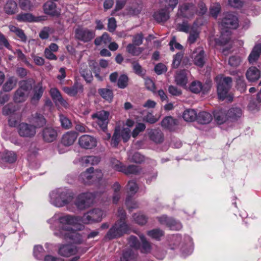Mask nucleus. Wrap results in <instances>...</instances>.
<instances>
[{"label":"nucleus","mask_w":261,"mask_h":261,"mask_svg":"<svg viewBox=\"0 0 261 261\" xmlns=\"http://www.w3.org/2000/svg\"><path fill=\"white\" fill-rule=\"evenodd\" d=\"M103 213L98 208L94 209L85 214L81 218L68 215L56 214L48 220L49 223L57 221L59 226L54 230V234L66 240L76 244L81 243V236L75 231L73 227L81 223L89 224L101 220Z\"/></svg>","instance_id":"obj_1"},{"label":"nucleus","mask_w":261,"mask_h":261,"mask_svg":"<svg viewBox=\"0 0 261 261\" xmlns=\"http://www.w3.org/2000/svg\"><path fill=\"white\" fill-rule=\"evenodd\" d=\"M238 27V21L237 17L232 14H227L222 19L221 23V36L217 39L216 42L220 45L226 44L230 39V29H236Z\"/></svg>","instance_id":"obj_2"},{"label":"nucleus","mask_w":261,"mask_h":261,"mask_svg":"<svg viewBox=\"0 0 261 261\" xmlns=\"http://www.w3.org/2000/svg\"><path fill=\"white\" fill-rule=\"evenodd\" d=\"M50 202L57 207H62L69 203L73 199V195L70 191L58 189L50 193Z\"/></svg>","instance_id":"obj_3"},{"label":"nucleus","mask_w":261,"mask_h":261,"mask_svg":"<svg viewBox=\"0 0 261 261\" xmlns=\"http://www.w3.org/2000/svg\"><path fill=\"white\" fill-rule=\"evenodd\" d=\"M20 107L13 103L5 105L3 108V114L9 116V124L11 127H16L21 120V114L18 112Z\"/></svg>","instance_id":"obj_4"},{"label":"nucleus","mask_w":261,"mask_h":261,"mask_svg":"<svg viewBox=\"0 0 261 261\" xmlns=\"http://www.w3.org/2000/svg\"><path fill=\"white\" fill-rule=\"evenodd\" d=\"M215 80L217 84L218 96L220 99L223 100L227 97L228 92L231 87L232 79L220 74L216 77Z\"/></svg>","instance_id":"obj_5"},{"label":"nucleus","mask_w":261,"mask_h":261,"mask_svg":"<svg viewBox=\"0 0 261 261\" xmlns=\"http://www.w3.org/2000/svg\"><path fill=\"white\" fill-rule=\"evenodd\" d=\"M129 230L128 225L125 221H118L107 232L106 239L112 240L122 236Z\"/></svg>","instance_id":"obj_6"},{"label":"nucleus","mask_w":261,"mask_h":261,"mask_svg":"<svg viewBox=\"0 0 261 261\" xmlns=\"http://www.w3.org/2000/svg\"><path fill=\"white\" fill-rule=\"evenodd\" d=\"M19 135L23 138H31L36 134V127L31 124L26 122L19 123L17 125Z\"/></svg>","instance_id":"obj_7"},{"label":"nucleus","mask_w":261,"mask_h":261,"mask_svg":"<svg viewBox=\"0 0 261 261\" xmlns=\"http://www.w3.org/2000/svg\"><path fill=\"white\" fill-rule=\"evenodd\" d=\"M109 112L102 110L92 114V118L99 127L104 130L107 128L109 123Z\"/></svg>","instance_id":"obj_8"},{"label":"nucleus","mask_w":261,"mask_h":261,"mask_svg":"<svg viewBox=\"0 0 261 261\" xmlns=\"http://www.w3.org/2000/svg\"><path fill=\"white\" fill-rule=\"evenodd\" d=\"M94 198L95 195L92 193H82L77 197L75 204L78 208L82 210L89 206Z\"/></svg>","instance_id":"obj_9"},{"label":"nucleus","mask_w":261,"mask_h":261,"mask_svg":"<svg viewBox=\"0 0 261 261\" xmlns=\"http://www.w3.org/2000/svg\"><path fill=\"white\" fill-rule=\"evenodd\" d=\"M196 12L195 7L190 3H186L180 5L178 7L177 15L189 19L192 18Z\"/></svg>","instance_id":"obj_10"},{"label":"nucleus","mask_w":261,"mask_h":261,"mask_svg":"<svg viewBox=\"0 0 261 261\" xmlns=\"http://www.w3.org/2000/svg\"><path fill=\"white\" fill-rule=\"evenodd\" d=\"M75 36L79 40L87 42L94 37L95 33L93 31L87 28H79L75 30Z\"/></svg>","instance_id":"obj_11"},{"label":"nucleus","mask_w":261,"mask_h":261,"mask_svg":"<svg viewBox=\"0 0 261 261\" xmlns=\"http://www.w3.org/2000/svg\"><path fill=\"white\" fill-rule=\"evenodd\" d=\"M80 146L85 149H92L97 145V140L93 137L84 135L81 136L79 139Z\"/></svg>","instance_id":"obj_12"},{"label":"nucleus","mask_w":261,"mask_h":261,"mask_svg":"<svg viewBox=\"0 0 261 261\" xmlns=\"http://www.w3.org/2000/svg\"><path fill=\"white\" fill-rule=\"evenodd\" d=\"M192 58L195 65L202 67L205 61L204 51L202 47L197 48L193 53Z\"/></svg>","instance_id":"obj_13"},{"label":"nucleus","mask_w":261,"mask_h":261,"mask_svg":"<svg viewBox=\"0 0 261 261\" xmlns=\"http://www.w3.org/2000/svg\"><path fill=\"white\" fill-rule=\"evenodd\" d=\"M158 220L161 224L166 225L172 230H178L182 228V225L180 222L173 219H169L166 216L159 217Z\"/></svg>","instance_id":"obj_14"},{"label":"nucleus","mask_w":261,"mask_h":261,"mask_svg":"<svg viewBox=\"0 0 261 261\" xmlns=\"http://www.w3.org/2000/svg\"><path fill=\"white\" fill-rule=\"evenodd\" d=\"M77 252L76 247L72 244L62 245L59 248V254L64 257H69Z\"/></svg>","instance_id":"obj_15"},{"label":"nucleus","mask_w":261,"mask_h":261,"mask_svg":"<svg viewBox=\"0 0 261 261\" xmlns=\"http://www.w3.org/2000/svg\"><path fill=\"white\" fill-rule=\"evenodd\" d=\"M51 97L56 105L67 107V102L63 99L60 91L56 88H51L49 91Z\"/></svg>","instance_id":"obj_16"},{"label":"nucleus","mask_w":261,"mask_h":261,"mask_svg":"<svg viewBox=\"0 0 261 261\" xmlns=\"http://www.w3.org/2000/svg\"><path fill=\"white\" fill-rule=\"evenodd\" d=\"M171 12L164 7L155 12L153 14L154 19L158 22H164L170 18Z\"/></svg>","instance_id":"obj_17"},{"label":"nucleus","mask_w":261,"mask_h":261,"mask_svg":"<svg viewBox=\"0 0 261 261\" xmlns=\"http://www.w3.org/2000/svg\"><path fill=\"white\" fill-rule=\"evenodd\" d=\"M43 138L44 141L51 142L56 140L57 137L56 130L51 127L44 128L42 133Z\"/></svg>","instance_id":"obj_18"},{"label":"nucleus","mask_w":261,"mask_h":261,"mask_svg":"<svg viewBox=\"0 0 261 261\" xmlns=\"http://www.w3.org/2000/svg\"><path fill=\"white\" fill-rule=\"evenodd\" d=\"M4 11L9 15L16 14L18 11L17 3L13 0L7 1L4 6Z\"/></svg>","instance_id":"obj_19"},{"label":"nucleus","mask_w":261,"mask_h":261,"mask_svg":"<svg viewBox=\"0 0 261 261\" xmlns=\"http://www.w3.org/2000/svg\"><path fill=\"white\" fill-rule=\"evenodd\" d=\"M77 137V134L75 132H68L63 136L62 143L65 146H70L74 143Z\"/></svg>","instance_id":"obj_20"},{"label":"nucleus","mask_w":261,"mask_h":261,"mask_svg":"<svg viewBox=\"0 0 261 261\" xmlns=\"http://www.w3.org/2000/svg\"><path fill=\"white\" fill-rule=\"evenodd\" d=\"M242 115V111L239 107H232L227 111V116L231 122L237 121Z\"/></svg>","instance_id":"obj_21"},{"label":"nucleus","mask_w":261,"mask_h":261,"mask_svg":"<svg viewBox=\"0 0 261 261\" xmlns=\"http://www.w3.org/2000/svg\"><path fill=\"white\" fill-rule=\"evenodd\" d=\"M29 121L32 125L36 127V129L42 127L46 123L45 118L41 115L38 113L32 115L31 117L29 118Z\"/></svg>","instance_id":"obj_22"},{"label":"nucleus","mask_w":261,"mask_h":261,"mask_svg":"<svg viewBox=\"0 0 261 261\" xmlns=\"http://www.w3.org/2000/svg\"><path fill=\"white\" fill-rule=\"evenodd\" d=\"M247 79L250 82H255L260 76V71L255 67H250L246 73Z\"/></svg>","instance_id":"obj_23"},{"label":"nucleus","mask_w":261,"mask_h":261,"mask_svg":"<svg viewBox=\"0 0 261 261\" xmlns=\"http://www.w3.org/2000/svg\"><path fill=\"white\" fill-rule=\"evenodd\" d=\"M261 55V44H257L253 48L248 56V60L250 64L255 63Z\"/></svg>","instance_id":"obj_24"},{"label":"nucleus","mask_w":261,"mask_h":261,"mask_svg":"<svg viewBox=\"0 0 261 261\" xmlns=\"http://www.w3.org/2000/svg\"><path fill=\"white\" fill-rule=\"evenodd\" d=\"M148 135L150 139L155 143H161L164 141L163 134L159 129H151Z\"/></svg>","instance_id":"obj_25"},{"label":"nucleus","mask_w":261,"mask_h":261,"mask_svg":"<svg viewBox=\"0 0 261 261\" xmlns=\"http://www.w3.org/2000/svg\"><path fill=\"white\" fill-rule=\"evenodd\" d=\"M44 12L48 15L58 16L60 12L57 9L56 5L53 2H47L43 6Z\"/></svg>","instance_id":"obj_26"},{"label":"nucleus","mask_w":261,"mask_h":261,"mask_svg":"<svg viewBox=\"0 0 261 261\" xmlns=\"http://www.w3.org/2000/svg\"><path fill=\"white\" fill-rule=\"evenodd\" d=\"M188 71L185 70H180L177 72L175 76L176 83L181 86H185L188 82Z\"/></svg>","instance_id":"obj_27"},{"label":"nucleus","mask_w":261,"mask_h":261,"mask_svg":"<svg viewBox=\"0 0 261 261\" xmlns=\"http://www.w3.org/2000/svg\"><path fill=\"white\" fill-rule=\"evenodd\" d=\"M16 154L13 151H5L0 152V160L2 162L14 163L16 160Z\"/></svg>","instance_id":"obj_28"},{"label":"nucleus","mask_w":261,"mask_h":261,"mask_svg":"<svg viewBox=\"0 0 261 261\" xmlns=\"http://www.w3.org/2000/svg\"><path fill=\"white\" fill-rule=\"evenodd\" d=\"M100 161L98 157L95 156H85L80 160V163L83 166H88L89 165H94L97 164Z\"/></svg>","instance_id":"obj_29"},{"label":"nucleus","mask_w":261,"mask_h":261,"mask_svg":"<svg viewBox=\"0 0 261 261\" xmlns=\"http://www.w3.org/2000/svg\"><path fill=\"white\" fill-rule=\"evenodd\" d=\"M63 90L69 96H74L79 92H82L83 91V86L79 84H75L71 87H63Z\"/></svg>","instance_id":"obj_30"},{"label":"nucleus","mask_w":261,"mask_h":261,"mask_svg":"<svg viewBox=\"0 0 261 261\" xmlns=\"http://www.w3.org/2000/svg\"><path fill=\"white\" fill-rule=\"evenodd\" d=\"M137 251L129 249L124 252L121 261H137Z\"/></svg>","instance_id":"obj_31"},{"label":"nucleus","mask_w":261,"mask_h":261,"mask_svg":"<svg viewBox=\"0 0 261 261\" xmlns=\"http://www.w3.org/2000/svg\"><path fill=\"white\" fill-rule=\"evenodd\" d=\"M19 6L20 8L24 11H33L37 7L39 4L32 3L31 0H19Z\"/></svg>","instance_id":"obj_32"},{"label":"nucleus","mask_w":261,"mask_h":261,"mask_svg":"<svg viewBox=\"0 0 261 261\" xmlns=\"http://www.w3.org/2000/svg\"><path fill=\"white\" fill-rule=\"evenodd\" d=\"M93 168L91 167L87 169L85 172L82 173L79 176V180L85 184H91V173L93 171Z\"/></svg>","instance_id":"obj_33"},{"label":"nucleus","mask_w":261,"mask_h":261,"mask_svg":"<svg viewBox=\"0 0 261 261\" xmlns=\"http://www.w3.org/2000/svg\"><path fill=\"white\" fill-rule=\"evenodd\" d=\"M98 93L102 98L109 102H111L113 99V91L110 89H99L98 90Z\"/></svg>","instance_id":"obj_34"},{"label":"nucleus","mask_w":261,"mask_h":261,"mask_svg":"<svg viewBox=\"0 0 261 261\" xmlns=\"http://www.w3.org/2000/svg\"><path fill=\"white\" fill-rule=\"evenodd\" d=\"M214 118L217 122L220 124L229 121L227 116V112L222 110L216 112L214 114Z\"/></svg>","instance_id":"obj_35"},{"label":"nucleus","mask_w":261,"mask_h":261,"mask_svg":"<svg viewBox=\"0 0 261 261\" xmlns=\"http://www.w3.org/2000/svg\"><path fill=\"white\" fill-rule=\"evenodd\" d=\"M197 115L193 109H187L182 114L184 119L187 122H192L197 119Z\"/></svg>","instance_id":"obj_36"},{"label":"nucleus","mask_w":261,"mask_h":261,"mask_svg":"<svg viewBox=\"0 0 261 261\" xmlns=\"http://www.w3.org/2000/svg\"><path fill=\"white\" fill-rule=\"evenodd\" d=\"M213 119L212 115L206 112H201L197 116V121L201 124H207Z\"/></svg>","instance_id":"obj_37"},{"label":"nucleus","mask_w":261,"mask_h":261,"mask_svg":"<svg viewBox=\"0 0 261 261\" xmlns=\"http://www.w3.org/2000/svg\"><path fill=\"white\" fill-rule=\"evenodd\" d=\"M17 79L14 76L9 77L3 86V89L5 92H9L14 89L16 86Z\"/></svg>","instance_id":"obj_38"},{"label":"nucleus","mask_w":261,"mask_h":261,"mask_svg":"<svg viewBox=\"0 0 261 261\" xmlns=\"http://www.w3.org/2000/svg\"><path fill=\"white\" fill-rule=\"evenodd\" d=\"M178 3V0H161L160 4L162 7L172 12Z\"/></svg>","instance_id":"obj_39"},{"label":"nucleus","mask_w":261,"mask_h":261,"mask_svg":"<svg viewBox=\"0 0 261 261\" xmlns=\"http://www.w3.org/2000/svg\"><path fill=\"white\" fill-rule=\"evenodd\" d=\"M34 83V81L31 79L22 81L19 83V89H21V90L25 92V93L28 94L30 91L31 90L32 88V85Z\"/></svg>","instance_id":"obj_40"},{"label":"nucleus","mask_w":261,"mask_h":261,"mask_svg":"<svg viewBox=\"0 0 261 261\" xmlns=\"http://www.w3.org/2000/svg\"><path fill=\"white\" fill-rule=\"evenodd\" d=\"M136 46L132 43L128 44L126 46V51L133 56H139L143 51L144 48Z\"/></svg>","instance_id":"obj_41"},{"label":"nucleus","mask_w":261,"mask_h":261,"mask_svg":"<svg viewBox=\"0 0 261 261\" xmlns=\"http://www.w3.org/2000/svg\"><path fill=\"white\" fill-rule=\"evenodd\" d=\"M28 96V94L21 90V89L18 88L15 92L13 100L17 103L22 102L27 99Z\"/></svg>","instance_id":"obj_42"},{"label":"nucleus","mask_w":261,"mask_h":261,"mask_svg":"<svg viewBox=\"0 0 261 261\" xmlns=\"http://www.w3.org/2000/svg\"><path fill=\"white\" fill-rule=\"evenodd\" d=\"M127 155L128 159L130 162H133L137 163H141L144 160V156L138 152L133 153L132 151H128L127 152Z\"/></svg>","instance_id":"obj_43"},{"label":"nucleus","mask_w":261,"mask_h":261,"mask_svg":"<svg viewBox=\"0 0 261 261\" xmlns=\"http://www.w3.org/2000/svg\"><path fill=\"white\" fill-rule=\"evenodd\" d=\"M176 124V120L171 116L165 117L162 121V126L169 129H172Z\"/></svg>","instance_id":"obj_44"},{"label":"nucleus","mask_w":261,"mask_h":261,"mask_svg":"<svg viewBox=\"0 0 261 261\" xmlns=\"http://www.w3.org/2000/svg\"><path fill=\"white\" fill-rule=\"evenodd\" d=\"M9 28L10 31L17 35L21 41L23 42H25L27 41V36L21 29L14 25H9Z\"/></svg>","instance_id":"obj_45"},{"label":"nucleus","mask_w":261,"mask_h":261,"mask_svg":"<svg viewBox=\"0 0 261 261\" xmlns=\"http://www.w3.org/2000/svg\"><path fill=\"white\" fill-rule=\"evenodd\" d=\"M140 169L138 166L136 165H129L126 166L123 165L122 168V170L120 172H123L126 175H129L131 174H136L139 172Z\"/></svg>","instance_id":"obj_46"},{"label":"nucleus","mask_w":261,"mask_h":261,"mask_svg":"<svg viewBox=\"0 0 261 261\" xmlns=\"http://www.w3.org/2000/svg\"><path fill=\"white\" fill-rule=\"evenodd\" d=\"M80 72L81 75L87 82H90L92 81L93 76L91 72L86 68V65H81V68L80 69Z\"/></svg>","instance_id":"obj_47"},{"label":"nucleus","mask_w":261,"mask_h":261,"mask_svg":"<svg viewBox=\"0 0 261 261\" xmlns=\"http://www.w3.org/2000/svg\"><path fill=\"white\" fill-rule=\"evenodd\" d=\"M16 19L21 22H32L35 20V17L31 13H23L17 15Z\"/></svg>","instance_id":"obj_48"},{"label":"nucleus","mask_w":261,"mask_h":261,"mask_svg":"<svg viewBox=\"0 0 261 261\" xmlns=\"http://www.w3.org/2000/svg\"><path fill=\"white\" fill-rule=\"evenodd\" d=\"M34 257L39 260L42 259L44 254V250L41 245H36L33 252Z\"/></svg>","instance_id":"obj_49"},{"label":"nucleus","mask_w":261,"mask_h":261,"mask_svg":"<svg viewBox=\"0 0 261 261\" xmlns=\"http://www.w3.org/2000/svg\"><path fill=\"white\" fill-rule=\"evenodd\" d=\"M133 217L134 220L139 225H144L147 222V218L141 213L135 214Z\"/></svg>","instance_id":"obj_50"},{"label":"nucleus","mask_w":261,"mask_h":261,"mask_svg":"<svg viewBox=\"0 0 261 261\" xmlns=\"http://www.w3.org/2000/svg\"><path fill=\"white\" fill-rule=\"evenodd\" d=\"M189 89L193 93H198L202 91V84L199 81H193L190 84Z\"/></svg>","instance_id":"obj_51"},{"label":"nucleus","mask_w":261,"mask_h":261,"mask_svg":"<svg viewBox=\"0 0 261 261\" xmlns=\"http://www.w3.org/2000/svg\"><path fill=\"white\" fill-rule=\"evenodd\" d=\"M120 129L119 128H116L115 132L113 135L111 144L114 147H116L120 141Z\"/></svg>","instance_id":"obj_52"},{"label":"nucleus","mask_w":261,"mask_h":261,"mask_svg":"<svg viewBox=\"0 0 261 261\" xmlns=\"http://www.w3.org/2000/svg\"><path fill=\"white\" fill-rule=\"evenodd\" d=\"M140 240L142 242L141 252L143 253H148L151 250V246L148 242H147L145 237L141 235L140 236Z\"/></svg>","instance_id":"obj_53"},{"label":"nucleus","mask_w":261,"mask_h":261,"mask_svg":"<svg viewBox=\"0 0 261 261\" xmlns=\"http://www.w3.org/2000/svg\"><path fill=\"white\" fill-rule=\"evenodd\" d=\"M199 37V32L196 29L192 28L190 32L188 42L190 44L194 43Z\"/></svg>","instance_id":"obj_54"},{"label":"nucleus","mask_w":261,"mask_h":261,"mask_svg":"<svg viewBox=\"0 0 261 261\" xmlns=\"http://www.w3.org/2000/svg\"><path fill=\"white\" fill-rule=\"evenodd\" d=\"M147 234L155 239H160L161 237H163L164 234V232L159 229H154L152 230L148 231Z\"/></svg>","instance_id":"obj_55"},{"label":"nucleus","mask_w":261,"mask_h":261,"mask_svg":"<svg viewBox=\"0 0 261 261\" xmlns=\"http://www.w3.org/2000/svg\"><path fill=\"white\" fill-rule=\"evenodd\" d=\"M60 121L62 126L65 129L71 128L72 123L70 120L65 115L63 114L60 115Z\"/></svg>","instance_id":"obj_56"},{"label":"nucleus","mask_w":261,"mask_h":261,"mask_svg":"<svg viewBox=\"0 0 261 261\" xmlns=\"http://www.w3.org/2000/svg\"><path fill=\"white\" fill-rule=\"evenodd\" d=\"M110 166L114 170L120 172L122 170L123 164L116 159L112 158L110 160Z\"/></svg>","instance_id":"obj_57"},{"label":"nucleus","mask_w":261,"mask_h":261,"mask_svg":"<svg viewBox=\"0 0 261 261\" xmlns=\"http://www.w3.org/2000/svg\"><path fill=\"white\" fill-rule=\"evenodd\" d=\"M92 175V183L96 182L100 180L103 177V173L100 170H96L93 171L91 173Z\"/></svg>","instance_id":"obj_58"},{"label":"nucleus","mask_w":261,"mask_h":261,"mask_svg":"<svg viewBox=\"0 0 261 261\" xmlns=\"http://www.w3.org/2000/svg\"><path fill=\"white\" fill-rule=\"evenodd\" d=\"M128 244L132 247L133 250L137 251V249L139 247L140 244L137 237L135 236H130L128 239Z\"/></svg>","instance_id":"obj_59"},{"label":"nucleus","mask_w":261,"mask_h":261,"mask_svg":"<svg viewBox=\"0 0 261 261\" xmlns=\"http://www.w3.org/2000/svg\"><path fill=\"white\" fill-rule=\"evenodd\" d=\"M132 65L133 70L136 74L139 75L143 74V70L138 62L132 61Z\"/></svg>","instance_id":"obj_60"},{"label":"nucleus","mask_w":261,"mask_h":261,"mask_svg":"<svg viewBox=\"0 0 261 261\" xmlns=\"http://www.w3.org/2000/svg\"><path fill=\"white\" fill-rule=\"evenodd\" d=\"M146 128L145 125L142 123H138L135 128V129L133 130L132 133V136L134 138H136L138 134L141 132H143Z\"/></svg>","instance_id":"obj_61"},{"label":"nucleus","mask_w":261,"mask_h":261,"mask_svg":"<svg viewBox=\"0 0 261 261\" xmlns=\"http://www.w3.org/2000/svg\"><path fill=\"white\" fill-rule=\"evenodd\" d=\"M183 53L182 52H179L176 54L173 58L172 65L175 68H177L180 64V62L183 57Z\"/></svg>","instance_id":"obj_62"},{"label":"nucleus","mask_w":261,"mask_h":261,"mask_svg":"<svg viewBox=\"0 0 261 261\" xmlns=\"http://www.w3.org/2000/svg\"><path fill=\"white\" fill-rule=\"evenodd\" d=\"M3 46L6 47L9 50L12 49V47L9 44L8 40L5 36L0 32V48H2Z\"/></svg>","instance_id":"obj_63"},{"label":"nucleus","mask_w":261,"mask_h":261,"mask_svg":"<svg viewBox=\"0 0 261 261\" xmlns=\"http://www.w3.org/2000/svg\"><path fill=\"white\" fill-rule=\"evenodd\" d=\"M128 77L125 75H121L118 81V86L120 88H124L127 85Z\"/></svg>","instance_id":"obj_64"}]
</instances>
